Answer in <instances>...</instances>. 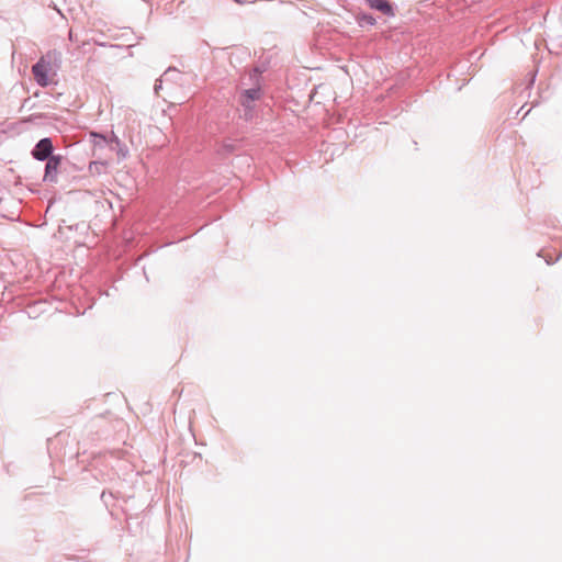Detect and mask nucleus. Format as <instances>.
<instances>
[{
    "instance_id": "8",
    "label": "nucleus",
    "mask_w": 562,
    "mask_h": 562,
    "mask_svg": "<svg viewBox=\"0 0 562 562\" xmlns=\"http://www.w3.org/2000/svg\"><path fill=\"white\" fill-rule=\"evenodd\" d=\"M91 136L93 137L94 144H97V145L101 144V142L108 143V139L101 134L91 133Z\"/></svg>"
},
{
    "instance_id": "4",
    "label": "nucleus",
    "mask_w": 562,
    "mask_h": 562,
    "mask_svg": "<svg viewBox=\"0 0 562 562\" xmlns=\"http://www.w3.org/2000/svg\"><path fill=\"white\" fill-rule=\"evenodd\" d=\"M260 97V90L257 88H251L244 90L240 95V103L245 108V110H251L252 103L258 100Z\"/></svg>"
},
{
    "instance_id": "10",
    "label": "nucleus",
    "mask_w": 562,
    "mask_h": 562,
    "mask_svg": "<svg viewBox=\"0 0 562 562\" xmlns=\"http://www.w3.org/2000/svg\"><path fill=\"white\" fill-rule=\"evenodd\" d=\"M117 153L119 155H121L123 158L126 157L127 155V149L125 148L124 145L121 144V146H117Z\"/></svg>"
},
{
    "instance_id": "12",
    "label": "nucleus",
    "mask_w": 562,
    "mask_h": 562,
    "mask_svg": "<svg viewBox=\"0 0 562 562\" xmlns=\"http://www.w3.org/2000/svg\"><path fill=\"white\" fill-rule=\"evenodd\" d=\"M54 9L57 11V13H59L61 16H64L59 9H57L56 7H54Z\"/></svg>"
},
{
    "instance_id": "11",
    "label": "nucleus",
    "mask_w": 562,
    "mask_h": 562,
    "mask_svg": "<svg viewBox=\"0 0 562 562\" xmlns=\"http://www.w3.org/2000/svg\"><path fill=\"white\" fill-rule=\"evenodd\" d=\"M109 143H114L116 146H121V140L119 139V137L114 134H112V136L110 137V139L108 140Z\"/></svg>"
},
{
    "instance_id": "6",
    "label": "nucleus",
    "mask_w": 562,
    "mask_h": 562,
    "mask_svg": "<svg viewBox=\"0 0 562 562\" xmlns=\"http://www.w3.org/2000/svg\"><path fill=\"white\" fill-rule=\"evenodd\" d=\"M103 168H104V164L103 162L91 161L90 165H89V172L92 173V175L101 173Z\"/></svg>"
},
{
    "instance_id": "13",
    "label": "nucleus",
    "mask_w": 562,
    "mask_h": 562,
    "mask_svg": "<svg viewBox=\"0 0 562 562\" xmlns=\"http://www.w3.org/2000/svg\"><path fill=\"white\" fill-rule=\"evenodd\" d=\"M72 38H74V35H72V32L70 31L69 32V40L72 41Z\"/></svg>"
},
{
    "instance_id": "3",
    "label": "nucleus",
    "mask_w": 562,
    "mask_h": 562,
    "mask_svg": "<svg viewBox=\"0 0 562 562\" xmlns=\"http://www.w3.org/2000/svg\"><path fill=\"white\" fill-rule=\"evenodd\" d=\"M53 143L49 137L42 138L37 142V144L32 149V156L34 159L40 161H45L50 158L53 155Z\"/></svg>"
},
{
    "instance_id": "5",
    "label": "nucleus",
    "mask_w": 562,
    "mask_h": 562,
    "mask_svg": "<svg viewBox=\"0 0 562 562\" xmlns=\"http://www.w3.org/2000/svg\"><path fill=\"white\" fill-rule=\"evenodd\" d=\"M367 4L374 10L382 12L387 16H394V10L387 0H364Z\"/></svg>"
},
{
    "instance_id": "7",
    "label": "nucleus",
    "mask_w": 562,
    "mask_h": 562,
    "mask_svg": "<svg viewBox=\"0 0 562 562\" xmlns=\"http://www.w3.org/2000/svg\"><path fill=\"white\" fill-rule=\"evenodd\" d=\"M361 25L368 24V25H374L376 23L375 19L370 14H362L360 18Z\"/></svg>"
},
{
    "instance_id": "2",
    "label": "nucleus",
    "mask_w": 562,
    "mask_h": 562,
    "mask_svg": "<svg viewBox=\"0 0 562 562\" xmlns=\"http://www.w3.org/2000/svg\"><path fill=\"white\" fill-rule=\"evenodd\" d=\"M63 156L55 155L46 159L45 171L43 181L48 183H56L58 177V169L60 167Z\"/></svg>"
},
{
    "instance_id": "9",
    "label": "nucleus",
    "mask_w": 562,
    "mask_h": 562,
    "mask_svg": "<svg viewBox=\"0 0 562 562\" xmlns=\"http://www.w3.org/2000/svg\"><path fill=\"white\" fill-rule=\"evenodd\" d=\"M162 78L156 80V83L154 86V91L157 95L159 94V90L162 88Z\"/></svg>"
},
{
    "instance_id": "1",
    "label": "nucleus",
    "mask_w": 562,
    "mask_h": 562,
    "mask_svg": "<svg viewBox=\"0 0 562 562\" xmlns=\"http://www.w3.org/2000/svg\"><path fill=\"white\" fill-rule=\"evenodd\" d=\"M61 59V54L58 50H50L46 56L41 57L40 60L33 65L32 74L36 83L41 87H46L49 85L48 74L52 70V63H59Z\"/></svg>"
}]
</instances>
